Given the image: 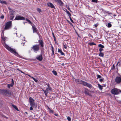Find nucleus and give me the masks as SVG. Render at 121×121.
<instances>
[{
	"label": "nucleus",
	"mask_w": 121,
	"mask_h": 121,
	"mask_svg": "<svg viewBox=\"0 0 121 121\" xmlns=\"http://www.w3.org/2000/svg\"><path fill=\"white\" fill-rule=\"evenodd\" d=\"M4 46L10 52L12 53L15 54L17 56H18V53L16 52V50L15 49L11 48V47H9L8 45L6 44L4 42L3 43Z\"/></svg>",
	"instance_id": "f257e3e1"
},
{
	"label": "nucleus",
	"mask_w": 121,
	"mask_h": 121,
	"mask_svg": "<svg viewBox=\"0 0 121 121\" xmlns=\"http://www.w3.org/2000/svg\"><path fill=\"white\" fill-rule=\"evenodd\" d=\"M12 23L11 21L8 22L5 24L4 29L5 30H8L10 29L12 27Z\"/></svg>",
	"instance_id": "f03ea898"
},
{
	"label": "nucleus",
	"mask_w": 121,
	"mask_h": 121,
	"mask_svg": "<svg viewBox=\"0 0 121 121\" xmlns=\"http://www.w3.org/2000/svg\"><path fill=\"white\" fill-rule=\"evenodd\" d=\"M80 81L81 82V84H82L84 86H87L90 89L93 88V87L92 86V85L88 83L87 82L83 81L82 80H80Z\"/></svg>",
	"instance_id": "7ed1b4c3"
},
{
	"label": "nucleus",
	"mask_w": 121,
	"mask_h": 121,
	"mask_svg": "<svg viewBox=\"0 0 121 121\" xmlns=\"http://www.w3.org/2000/svg\"><path fill=\"white\" fill-rule=\"evenodd\" d=\"M111 93L114 95H117L119 92H121V90L117 88H114L111 91Z\"/></svg>",
	"instance_id": "20e7f679"
},
{
	"label": "nucleus",
	"mask_w": 121,
	"mask_h": 121,
	"mask_svg": "<svg viewBox=\"0 0 121 121\" xmlns=\"http://www.w3.org/2000/svg\"><path fill=\"white\" fill-rule=\"evenodd\" d=\"M39 48L38 45H33L31 48V49H32L34 52H37L39 50Z\"/></svg>",
	"instance_id": "39448f33"
},
{
	"label": "nucleus",
	"mask_w": 121,
	"mask_h": 121,
	"mask_svg": "<svg viewBox=\"0 0 121 121\" xmlns=\"http://www.w3.org/2000/svg\"><path fill=\"white\" fill-rule=\"evenodd\" d=\"M48 88H46V90H43L45 93V95L46 96H47V95L48 93L50 91H51L52 89L51 87L49 86V84H48Z\"/></svg>",
	"instance_id": "423d86ee"
},
{
	"label": "nucleus",
	"mask_w": 121,
	"mask_h": 121,
	"mask_svg": "<svg viewBox=\"0 0 121 121\" xmlns=\"http://www.w3.org/2000/svg\"><path fill=\"white\" fill-rule=\"evenodd\" d=\"M34 100L31 97H30L29 98V101L30 105L34 107V106L35 105V104L34 102Z\"/></svg>",
	"instance_id": "0eeeda50"
},
{
	"label": "nucleus",
	"mask_w": 121,
	"mask_h": 121,
	"mask_svg": "<svg viewBox=\"0 0 121 121\" xmlns=\"http://www.w3.org/2000/svg\"><path fill=\"white\" fill-rule=\"evenodd\" d=\"M24 17L20 16H16L15 20H25Z\"/></svg>",
	"instance_id": "6e6552de"
},
{
	"label": "nucleus",
	"mask_w": 121,
	"mask_h": 121,
	"mask_svg": "<svg viewBox=\"0 0 121 121\" xmlns=\"http://www.w3.org/2000/svg\"><path fill=\"white\" fill-rule=\"evenodd\" d=\"M115 81L117 83L121 82V77H116L115 79Z\"/></svg>",
	"instance_id": "1a4fd4ad"
},
{
	"label": "nucleus",
	"mask_w": 121,
	"mask_h": 121,
	"mask_svg": "<svg viewBox=\"0 0 121 121\" xmlns=\"http://www.w3.org/2000/svg\"><path fill=\"white\" fill-rule=\"evenodd\" d=\"M47 5L49 7L55 9V7L53 4L50 2H48L47 4Z\"/></svg>",
	"instance_id": "9d476101"
},
{
	"label": "nucleus",
	"mask_w": 121,
	"mask_h": 121,
	"mask_svg": "<svg viewBox=\"0 0 121 121\" xmlns=\"http://www.w3.org/2000/svg\"><path fill=\"white\" fill-rule=\"evenodd\" d=\"M55 1L59 4L61 6H62L63 4V3L61 0H54Z\"/></svg>",
	"instance_id": "9b49d317"
},
{
	"label": "nucleus",
	"mask_w": 121,
	"mask_h": 121,
	"mask_svg": "<svg viewBox=\"0 0 121 121\" xmlns=\"http://www.w3.org/2000/svg\"><path fill=\"white\" fill-rule=\"evenodd\" d=\"M36 58L38 60H39L40 61L42 60L43 59L42 55L38 56H37Z\"/></svg>",
	"instance_id": "f8f14e48"
},
{
	"label": "nucleus",
	"mask_w": 121,
	"mask_h": 121,
	"mask_svg": "<svg viewBox=\"0 0 121 121\" xmlns=\"http://www.w3.org/2000/svg\"><path fill=\"white\" fill-rule=\"evenodd\" d=\"M84 93L88 95H89V90L85 88Z\"/></svg>",
	"instance_id": "ddd939ff"
},
{
	"label": "nucleus",
	"mask_w": 121,
	"mask_h": 121,
	"mask_svg": "<svg viewBox=\"0 0 121 121\" xmlns=\"http://www.w3.org/2000/svg\"><path fill=\"white\" fill-rule=\"evenodd\" d=\"M9 13L12 15H14L15 14V12L13 10H11L10 11Z\"/></svg>",
	"instance_id": "4468645a"
},
{
	"label": "nucleus",
	"mask_w": 121,
	"mask_h": 121,
	"mask_svg": "<svg viewBox=\"0 0 121 121\" xmlns=\"http://www.w3.org/2000/svg\"><path fill=\"white\" fill-rule=\"evenodd\" d=\"M39 44H40L42 47H43V41L42 40H39Z\"/></svg>",
	"instance_id": "2eb2a0df"
},
{
	"label": "nucleus",
	"mask_w": 121,
	"mask_h": 121,
	"mask_svg": "<svg viewBox=\"0 0 121 121\" xmlns=\"http://www.w3.org/2000/svg\"><path fill=\"white\" fill-rule=\"evenodd\" d=\"M12 80L13 82V79H12ZM13 83H14V82H13V83H11L10 84H8V87L9 88H10V87H12L13 85Z\"/></svg>",
	"instance_id": "dca6fc26"
},
{
	"label": "nucleus",
	"mask_w": 121,
	"mask_h": 121,
	"mask_svg": "<svg viewBox=\"0 0 121 121\" xmlns=\"http://www.w3.org/2000/svg\"><path fill=\"white\" fill-rule=\"evenodd\" d=\"M58 52L60 53L62 55H64V53L60 49H59L58 50Z\"/></svg>",
	"instance_id": "f3484780"
},
{
	"label": "nucleus",
	"mask_w": 121,
	"mask_h": 121,
	"mask_svg": "<svg viewBox=\"0 0 121 121\" xmlns=\"http://www.w3.org/2000/svg\"><path fill=\"white\" fill-rule=\"evenodd\" d=\"M32 28L33 30V32H37V29L34 26H32Z\"/></svg>",
	"instance_id": "a211bd4d"
},
{
	"label": "nucleus",
	"mask_w": 121,
	"mask_h": 121,
	"mask_svg": "<svg viewBox=\"0 0 121 121\" xmlns=\"http://www.w3.org/2000/svg\"><path fill=\"white\" fill-rule=\"evenodd\" d=\"M98 87L99 88V89L101 90H102L103 88L102 87L103 86L99 84H98Z\"/></svg>",
	"instance_id": "6ab92c4d"
},
{
	"label": "nucleus",
	"mask_w": 121,
	"mask_h": 121,
	"mask_svg": "<svg viewBox=\"0 0 121 121\" xmlns=\"http://www.w3.org/2000/svg\"><path fill=\"white\" fill-rule=\"evenodd\" d=\"M48 110L49 112L51 113H53L54 112V111L52 109H51L50 108H48Z\"/></svg>",
	"instance_id": "aec40b11"
},
{
	"label": "nucleus",
	"mask_w": 121,
	"mask_h": 121,
	"mask_svg": "<svg viewBox=\"0 0 121 121\" xmlns=\"http://www.w3.org/2000/svg\"><path fill=\"white\" fill-rule=\"evenodd\" d=\"M66 10V12L67 14L68 15V16L69 17H70L71 16V15L69 12V11H67L66 9H65Z\"/></svg>",
	"instance_id": "412c9836"
},
{
	"label": "nucleus",
	"mask_w": 121,
	"mask_h": 121,
	"mask_svg": "<svg viewBox=\"0 0 121 121\" xmlns=\"http://www.w3.org/2000/svg\"><path fill=\"white\" fill-rule=\"evenodd\" d=\"M80 80H78V79H76L75 80V81L77 83H80L81 82L80 81Z\"/></svg>",
	"instance_id": "4be33fe9"
},
{
	"label": "nucleus",
	"mask_w": 121,
	"mask_h": 121,
	"mask_svg": "<svg viewBox=\"0 0 121 121\" xmlns=\"http://www.w3.org/2000/svg\"><path fill=\"white\" fill-rule=\"evenodd\" d=\"M12 106L16 110H17L18 111H19L18 108H17V106L16 105H12Z\"/></svg>",
	"instance_id": "5701e85b"
},
{
	"label": "nucleus",
	"mask_w": 121,
	"mask_h": 121,
	"mask_svg": "<svg viewBox=\"0 0 121 121\" xmlns=\"http://www.w3.org/2000/svg\"><path fill=\"white\" fill-rule=\"evenodd\" d=\"M0 2L2 4H6V2L4 0H0Z\"/></svg>",
	"instance_id": "b1692460"
},
{
	"label": "nucleus",
	"mask_w": 121,
	"mask_h": 121,
	"mask_svg": "<svg viewBox=\"0 0 121 121\" xmlns=\"http://www.w3.org/2000/svg\"><path fill=\"white\" fill-rule=\"evenodd\" d=\"M104 54L101 52H100V53L99 54V56L102 57H103L104 56Z\"/></svg>",
	"instance_id": "393cba45"
},
{
	"label": "nucleus",
	"mask_w": 121,
	"mask_h": 121,
	"mask_svg": "<svg viewBox=\"0 0 121 121\" xmlns=\"http://www.w3.org/2000/svg\"><path fill=\"white\" fill-rule=\"evenodd\" d=\"M1 38L2 39V40L4 41H5V40L7 39V37H4V36H2Z\"/></svg>",
	"instance_id": "a878e982"
},
{
	"label": "nucleus",
	"mask_w": 121,
	"mask_h": 121,
	"mask_svg": "<svg viewBox=\"0 0 121 121\" xmlns=\"http://www.w3.org/2000/svg\"><path fill=\"white\" fill-rule=\"evenodd\" d=\"M88 44V45H90L91 46L93 45H96V44L94 43L93 42H92L91 43H89Z\"/></svg>",
	"instance_id": "bb28decb"
},
{
	"label": "nucleus",
	"mask_w": 121,
	"mask_h": 121,
	"mask_svg": "<svg viewBox=\"0 0 121 121\" xmlns=\"http://www.w3.org/2000/svg\"><path fill=\"white\" fill-rule=\"evenodd\" d=\"M98 46L99 47L101 48H104V46L101 44H99Z\"/></svg>",
	"instance_id": "cd10ccee"
},
{
	"label": "nucleus",
	"mask_w": 121,
	"mask_h": 121,
	"mask_svg": "<svg viewBox=\"0 0 121 121\" xmlns=\"http://www.w3.org/2000/svg\"><path fill=\"white\" fill-rule=\"evenodd\" d=\"M14 15H11L10 17V20H12L14 18Z\"/></svg>",
	"instance_id": "c85d7f7f"
},
{
	"label": "nucleus",
	"mask_w": 121,
	"mask_h": 121,
	"mask_svg": "<svg viewBox=\"0 0 121 121\" xmlns=\"http://www.w3.org/2000/svg\"><path fill=\"white\" fill-rule=\"evenodd\" d=\"M37 10L38 12H39V13L41 12V9L39 8H38L37 9Z\"/></svg>",
	"instance_id": "c756f323"
},
{
	"label": "nucleus",
	"mask_w": 121,
	"mask_h": 121,
	"mask_svg": "<svg viewBox=\"0 0 121 121\" xmlns=\"http://www.w3.org/2000/svg\"><path fill=\"white\" fill-rule=\"evenodd\" d=\"M52 72L53 74L55 75H57V73L55 71H52Z\"/></svg>",
	"instance_id": "7c9ffc66"
},
{
	"label": "nucleus",
	"mask_w": 121,
	"mask_h": 121,
	"mask_svg": "<svg viewBox=\"0 0 121 121\" xmlns=\"http://www.w3.org/2000/svg\"><path fill=\"white\" fill-rule=\"evenodd\" d=\"M52 35H53V38H54V40L55 41L56 40V37H55V36L54 35V33L53 32L52 33Z\"/></svg>",
	"instance_id": "2f4dec72"
},
{
	"label": "nucleus",
	"mask_w": 121,
	"mask_h": 121,
	"mask_svg": "<svg viewBox=\"0 0 121 121\" xmlns=\"http://www.w3.org/2000/svg\"><path fill=\"white\" fill-rule=\"evenodd\" d=\"M97 77L98 78H101V76L99 75H97Z\"/></svg>",
	"instance_id": "473e14b6"
},
{
	"label": "nucleus",
	"mask_w": 121,
	"mask_h": 121,
	"mask_svg": "<svg viewBox=\"0 0 121 121\" xmlns=\"http://www.w3.org/2000/svg\"><path fill=\"white\" fill-rule=\"evenodd\" d=\"M92 1L93 2L97 3V0H92Z\"/></svg>",
	"instance_id": "72a5a7b5"
},
{
	"label": "nucleus",
	"mask_w": 121,
	"mask_h": 121,
	"mask_svg": "<svg viewBox=\"0 0 121 121\" xmlns=\"http://www.w3.org/2000/svg\"><path fill=\"white\" fill-rule=\"evenodd\" d=\"M108 26L109 27H111V26H112V25H111V23H108Z\"/></svg>",
	"instance_id": "f704fd0d"
},
{
	"label": "nucleus",
	"mask_w": 121,
	"mask_h": 121,
	"mask_svg": "<svg viewBox=\"0 0 121 121\" xmlns=\"http://www.w3.org/2000/svg\"><path fill=\"white\" fill-rule=\"evenodd\" d=\"M63 46L64 48L65 49L67 48V46L66 45L64 44V43L63 44Z\"/></svg>",
	"instance_id": "c9c22d12"
},
{
	"label": "nucleus",
	"mask_w": 121,
	"mask_h": 121,
	"mask_svg": "<svg viewBox=\"0 0 121 121\" xmlns=\"http://www.w3.org/2000/svg\"><path fill=\"white\" fill-rule=\"evenodd\" d=\"M32 79L34 80V81L36 82H37L38 81V80L37 79H35L34 78H32Z\"/></svg>",
	"instance_id": "e433bc0d"
},
{
	"label": "nucleus",
	"mask_w": 121,
	"mask_h": 121,
	"mask_svg": "<svg viewBox=\"0 0 121 121\" xmlns=\"http://www.w3.org/2000/svg\"><path fill=\"white\" fill-rule=\"evenodd\" d=\"M67 119L69 121H70L71 120V118L69 117H68L67 118Z\"/></svg>",
	"instance_id": "4c0bfd02"
},
{
	"label": "nucleus",
	"mask_w": 121,
	"mask_h": 121,
	"mask_svg": "<svg viewBox=\"0 0 121 121\" xmlns=\"http://www.w3.org/2000/svg\"><path fill=\"white\" fill-rule=\"evenodd\" d=\"M103 49L102 48H100L99 49V51H100V52H101V51H103Z\"/></svg>",
	"instance_id": "58836bf2"
},
{
	"label": "nucleus",
	"mask_w": 121,
	"mask_h": 121,
	"mask_svg": "<svg viewBox=\"0 0 121 121\" xmlns=\"http://www.w3.org/2000/svg\"><path fill=\"white\" fill-rule=\"evenodd\" d=\"M98 25V24L97 23L96 24H95L94 26L96 27H97Z\"/></svg>",
	"instance_id": "ea45409f"
},
{
	"label": "nucleus",
	"mask_w": 121,
	"mask_h": 121,
	"mask_svg": "<svg viewBox=\"0 0 121 121\" xmlns=\"http://www.w3.org/2000/svg\"><path fill=\"white\" fill-rule=\"evenodd\" d=\"M26 20L28 22H29L30 23H31V22L30 21V20H29L28 19H26Z\"/></svg>",
	"instance_id": "a19ab883"
},
{
	"label": "nucleus",
	"mask_w": 121,
	"mask_h": 121,
	"mask_svg": "<svg viewBox=\"0 0 121 121\" xmlns=\"http://www.w3.org/2000/svg\"><path fill=\"white\" fill-rule=\"evenodd\" d=\"M32 106H31L30 107V110H33V108H32Z\"/></svg>",
	"instance_id": "79ce46f5"
},
{
	"label": "nucleus",
	"mask_w": 121,
	"mask_h": 121,
	"mask_svg": "<svg viewBox=\"0 0 121 121\" xmlns=\"http://www.w3.org/2000/svg\"><path fill=\"white\" fill-rule=\"evenodd\" d=\"M103 80V79H99V81L100 82H102Z\"/></svg>",
	"instance_id": "37998d69"
},
{
	"label": "nucleus",
	"mask_w": 121,
	"mask_h": 121,
	"mask_svg": "<svg viewBox=\"0 0 121 121\" xmlns=\"http://www.w3.org/2000/svg\"><path fill=\"white\" fill-rule=\"evenodd\" d=\"M26 75H28V76H29L31 78H33V77H31L30 75L29 74H26Z\"/></svg>",
	"instance_id": "c03bdc74"
},
{
	"label": "nucleus",
	"mask_w": 121,
	"mask_h": 121,
	"mask_svg": "<svg viewBox=\"0 0 121 121\" xmlns=\"http://www.w3.org/2000/svg\"><path fill=\"white\" fill-rule=\"evenodd\" d=\"M0 18L2 19H3L4 18V16L3 15H2L0 17Z\"/></svg>",
	"instance_id": "a18cd8bd"
},
{
	"label": "nucleus",
	"mask_w": 121,
	"mask_h": 121,
	"mask_svg": "<svg viewBox=\"0 0 121 121\" xmlns=\"http://www.w3.org/2000/svg\"><path fill=\"white\" fill-rule=\"evenodd\" d=\"M70 18V20L72 22H73V21L72 19V18H71V17H69Z\"/></svg>",
	"instance_id": "49530a36"
},
{
	"label": "nucleus",
	"mask_w": 121,
	"mask_h": 121,
	"mask_svg": "<svg viewBox=\"0 0 121 121\" xmlns=\"http://www.w3.org/2000/svg\"><path fill=\"white\" fill-rule=\"evenodd\" d=\"M4 92H5L6 93H7L8 92V91L6 90H4Z\"/></svg>",
	"instance_id": "de8ad7c7"
},
{
	"label": "nucleus",
	"mask_w": 121,
	"mask_h": 121,
	"mask_svg": "<svg viewBox=\"0 0 121 121\" xmlns=\"http://www.w3.org/2000/svg\"><path fill=\"white\" fill-rule=\"evenodd\" d=\"M115 69V65L114 64H113L112 65V69Z\"/></svg>",
	"instance_id": "09e8293b"
},
{
	"label": "nucleus",
	"mask_w": 121,
	"mask_h": 121,
	"mask_svg": "<svg viewBox=\"0 0 121 121\" xmlns=\"http://www.w3.org/2000/svg\"><path fill=\"white\" fill-rule=\"evenodd\" d=\"M3 117H4L5 118H6V119H8V117H7L4 116V115H3Z\"/></svg>",
	"instance_id": "8fccbe9b"
},
{
	"label": "nucleus",
	"mask_w": 121,
	"mask_h": 121,
	"mask_svg": "<svg viewBox=\"0 0 121 121\" xmlns=\"http://www.w3.org/2000/svg\"><path fill=\"white\" fill-rule=\"evenodd\" d=\"M52 55H53L54 54V50H52Z\"/></svg>",
	"instance_id": "3c124183"
},
{
	"label": "nucleus",
	"mask_w": 121,
	"mask_h": 121,
	"mask_svg": "<svg viewBox=\"0 0 121 121\" xmlns=\"http://www.w3.org/2000/svg\"><path fill=\"white\" fill-rule=\"evenodd\" d=\"M20 72H21V73H23V74H25V73L24 72H23L22 71L20 70Z\"/></svg>",
	"instance_id": "603ef678"
},
{
	"label": "nucleus",
	"mask_w": 121,
	"mask_h": 121,
	"mask_svg": "<svg viewBox=\"0 0 121 121\" xmlns=\"http://www.w3.org/2000/svg\"><path fill=\"white\" fill-rule=\"evenodd\" d=\"M67 8L70 11H70V8H69V7H68Z\"/></svg>",
	"instance_id": "864d4df0"
},
{
	"label": "nucleus",
	"mask_w": 121,
	"mask_h": 121,
	"mask_svg": "<svg viewBox=\"0 0 121 121\" xmlns=\"http://www.w3.org/2000/svg\"><path fill=\"white\" fill-rule=\"evenodd\" d=\"M54 114L56 116H58V114L56 113H55Z\"/></svg>",
	"instance_id": "5fc2aeb1"
},
{
	"label": "nucleus",
	"mask_w": 121,
	"mask_h": 121,
	"mask_svg": "<svg viewBox=\"0 0 121 121\" xmlns=\"http://www.w3.org/2000/svg\"><path fill=\"white\" fill-rule=\"evenodd\" d=\"M51 48H52V50H54V48H53V46H52L51 47Z\"/></svg>",
	"instance_id": "6e6d98bb"
},
{
	"label": "nucleus",
	"mask_w": 121,
	"mask_h": 121,
	"mask_svg": "<svg viewBox=\"0 0 121 121\" xmlns=\"http://www.w3.org/2000/svg\"><path fill=\"white\" fill-rule=\"evenodd\" d=\"M17 70H18V71H20L21 70H19L18 69H17Z\"/></svg>",
	"instance_id": "4d7b16f0"
},
{
	"label": "nucleus",
	"mask_w": 121,
	"mask_h": 121,
	"mask_svg": "<svg viewBox=\"0 0 121 121\" xmlns=\"http://www.w3.org/2000/svg\"><path fill=\"white\" fill-rule=\"evenodd\" d=\"M119 62H118V63H117V65H118V63Z\"/></svg>",
	"instance_id": "13d9d810"
},
{
	"label": "nucleus",
	"mask_w": 121,
	"mask_h": 121,
	"mask_svg": "<svg viewBox=\"0 0 121 121\" xmlns=\"http://www.w3.org/2000/svg\"><path fill=\"white\" fill-rule=\"evenodd\" d=\"M108 13L109 14H111V13Z\"/></svg>",
	"instance_id": "bf43d9fd"
},
{
	"label": "nucleus",
	"mask_w": 121,
	"mask_h": 121,
	"mask_svg": "<svg viewBox=\"0 0 121 121\" xmlns=\"http://www.w3.org/2000/svg\"><path fill=\"white\" fill-rule=\"evenodd\" d=\"M25 113L26 114H28V113H27V112H25Z\"/></svg>",
	"instance_id": "052dcab7"
},
{
	"label": "nucleus",
	"mask_w": 121,
	"mask_h": 121,
	"mask_svg": "<svg viewBox=\"0 0 121 121\" xmlns=\"http://www.w3.org/2000/svg\"><path fill=\"white\" fill-rule=\"evenodd\" d=\"M24 37V38H25V37Z\"/></svg>",
	"instance_id": "680f3d73"
}]
</instances>
